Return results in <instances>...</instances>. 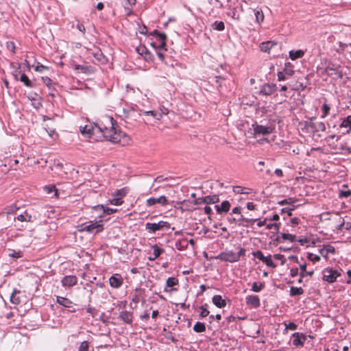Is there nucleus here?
I'll return each instance as SVG.
<instances>
[{
	"mask_svg": "<svg viewBox=\"0 0 351 351\" xmlns=\"http://www.w3.org/2000/svg\"><path fill=\"white\" fill-rule=\"evenodd\" d=\"M116 122L109 116L103 117L97 124H88L80 126V131L86 138L99 141L106 140L114 143L123 144L129 138L115 127Z\"/></svg>",
	"mask_w": 351,
	"mask_h": 351,
	"instance_id": "obj_1",
	"label": "nucleus"
},
{
	"mask_svg": "<svg viewBox=\"0 0 351 351\" xmlns=\"http://www.w3.org/2000/svg\"><path fill=\"white\" fill-rule=\"evenodd\" d=\"M104 229L101 221H90L81 225V231H86L91 234H97L101 232Z\"/></svg>",
	"mask_w": 351,
	"mask_h": 351,
	"instance_id": "obj_2",
	"label": "nucleus"
},
{
	"mask_svg": "<svg viewBox=\"0 0 351 351\" xmlns=\"http://www.w3.org/2000/svg\"><path fill=\"white\" fill-rule=\"evenodd\" d=\"M170 228V223L167 221H160L158 223H147L145 229L149 233H155L156 231L164 230Z\"/></svg>",
	"mask_w": 351,
	"mask_h": 351,
	"instance_id": "obj_3",
	"label": "nucleus"
},
{
	"mask_svg": "<svg viewBox=\"0 0 351 351\" xmlns=\"http://www.w3.org/2000/svg\"><path fill=\"white\" fill-rule=\"evenodd\" d=\"M252 129L254 131V136L255 138L259 136H264L272 133L274 128L272 126H265L262 125H258V123H254L252 125Z\"/></svg>",
	"mask_w": 351,
	"mask_h": 351,
	"instance_id": "obj_4",
	"label": "nucleus"
},
{
	"mask_svg": "<svg viewBox=\"0 0 351 351\" xmlns=\"http://www.w3.org/2000/svg\"><path fill=\"white\" fill-rule=\"evenodd\" d=\"M10 301L14 304H21L27 301V296L25 292L19 290H14L10 296Z\"/></svg>",
	"mask_w": 351,
	"mask_h": 351,
	"instance_id": "obj_5",
	"label": "nucleus"
},
{
	"mask_svg": "<svg viewBox=\"0 0 351 351\" xmlns=\"http://www.w3.org/2000/svg\"><path fill=\"white\" fill-rule=\"evenodd\" d=\"M340 276V273L337 270L332 269H326L323 271V280L329 283H332L336 281L337 278Z\"/></svg>",
	"mask_w": 351,
	"mask_h": 351,
	"instance_id": "obj_6",
	"label": "nucleus"
},
{
	"mask_svg": "<svg viewBox=\"0 0 351 351\" xmlns=\"http://www.w3.org/2000/svg\"><path fill=\"white\" fill-rule=\"evenodd\" d=\"M123 283V278L121 274H115L109 278V284L114 289L120 288Z\"/></svg>",
	"mask_w": 351,
	"mask_h": 351,
	"instance_id": "obj_7",
	"label": "nucleus"
},
{
	"mask_svg": "<svg viewBox=\"0 0 351 351\" xmlns=\"http://www.w3.org/2000/svg\"><path fill=\"white\" fill-rule=\"evenodd\" d=\"M219 258L221 261H228L230 263H234L238 261V256L236 255L235 252L232 251H227L221 253L219 255Z\"/></svg>",
	"mask_w": 351,
	"mask_h": 351,
	"instance_id": "obj_8",
	"label": "nucleus"
},
{
	"mask_svg": "<svg viewBox=\"0 0 351 351\" xmlns=\"http://www.w3.org/2000/svg\"><path fill=\"white\" fill-rule=\"evenodd\" d=\"M156 204H159L162 206H165L168 204V200L165 196L162 195L157 198L150 197L147 199L146 201V205L147 206H152L155 205Z\"/></svg>",
	"mask_w": 351,
	"mask_h": 351,
	"instance_id": "obj_9",
	"label": "nucleus"
},
{
	"mask_svg": "<svg viewBox=\"0 0 351 351\" xmlns=\"http://www.w3.org/2000/svg\"><path fill=\"white\" fill-rule=\"evenodd\" d=\"M77 278L75 276H66L62 280V284L64 287H73L76 285Z\"/></svg>",
	"mask_w": 351,
	"mask_h": 351,
	"instance_id": "obj_10",
	"label": "nucleus"
},
{
	"mask_svg": "<svg viewBox=\"0 0 351 351\" xmlns=\"http://www.w3.org/2000/svg\"><path fill=\"white\" fill-rule=\"evenodd\" d=\"M293 344L295 346H303L304 341L306 339V337L304 335L300 334L299 332H295L293 335Z\"/></svg>",
	"mask_w": 351,
	"mask_h": 351,
	"instance_id": "obj_11",
	"label": "nucleus"
},
{
	"mask_svg": "<svg viewBox=\"0 0 351 351\" xmlns=\"http://www.w3.org/2000/svg\"><path fill=\"white\" fill-rule=\"evenodd\" d=\"M246 304L248 306H251L254 308H257L261 304L260 299L257 295H248L246 297Z\"/></svg>",
	"mask_w": 351,
	"mask_h": 351,
	"instance_id": "obj_12",
	"label": "nucleus"
},
{
	"mask_svg": "<svg viewBox=\"0 0 351 351\" xmlns=\"http://www.w3.org/2000/svg\"><path fill=\"white\" fill-rule=\"evenodd\" d=\"M215 208L218 214L221 213H227L230 208V204L228 201L226 200L221 202L220 205H215Z\"/></svg>",
	"mask_w": 351,
	"mask_h": 351,
	"instance_id": "obj_13",
	"label": "nucleus"
},
{
	"mask_svg": "<svg viewBox=\"0 0 351 351\" xmlns=\"http://www.w3.org/2000/svg\"><path fill=\"white\" fill-rule=\"evenodd\" d=\"M335 248L330 245H324L322 248L319 249V254L322 256L327 258L329 254H335Z\"/></svg>",
	"mask_w": 351,
	"mask_h": 351,
	"instance_id": "obj_14",
	"label": "nucleus"
},
{
	"mask_svg": "<svg viewBox=\"0 0 351 351\" xmlns=\"http://www.w3.org/2000/svg\"><path fill=\"white\" fill-rule=\"evenodd\" d=\"M276 90V86L274 84H266L263 86L261 93L265 95H270Z\"/></svg>",
	"mask_w": 351,
	"mask_h": 351,
	"instance_id": "obj_15",
	"label": "nucleus"
},
{
	"mask_svg": "<svg viewBox=\"0 0 351 351\" xmlns=\"http://www.w3.org/2000/svg\"><path fill=\"white\" fill-rule=\"evenodd\" d=\"M18 208L15 205L8 206L5 208L2 212L0 213V217H5L10 215H13L16 212Z\"/></svg>",
	"mask_w": 351,
	"mask_h": 351,
	"instance_id": "obj_16",
	"label": "nucleus"
},
{
	"mask_svg": "<svg viewBox=\"0 0 351 351\" xmlns=\"http://www.w3.org/2000/svg\"><path fill=\"white\" fill-rule=\"evenodd\" d=\"M199 200H202L204 204H215L219 201V197L217 195H208L204 197H199Z\"/></svg>",
	"mask_w": 351,
	"mask_h": 351,
	"instance_id": "obj_17",
	"label": "nucleus"
},
{
	"mask_svg": "<svg viewBox=\"0 0 351 351\" xmlns=\"http://www.w3.org/2000/svg\"><path fill=\"white\" fill-rule=\"evenodd\" d=\"M213 303L217 306L218 308L225 307L226 305V302L225 300L222 298V297L219 295H215L213 297L212 299Z\"/></svg>",
	"mask_w": 351,
	"mask_h": 351,
	"instance_id": "obj_18",
	"label": "nucleus"
},
{
	"mask_svg": "<svg viewBox=\"0 0 351 351\" xmlns=\"http://www.w3.org/2000/svg\"><path fill=\"white\" fill-rule=\"evenodd\" d=\"M153 35H156L158 39L160 40V43L159 44L158 47L160 49H162L166 45V35L163 33H160L157 30H154L152 33Z\"/></svg>",
	"mask_w": 351,
	"mask_h": 351,
	"instance_id": "obj_19",
	"label": "nucleus"
},
{
	"mask_svg": "<svg viewBox=\"0 0 351 351\" xmlns=\"http://www.w3.org/2000/svg\"><path fill=\"white\" fill-rule=\"evenodd\" d=\"M120 318L127 324L132 322V314L129 311H122L119 315Z\"/></svg>",
	"mask_w": 351,
	"mask_h": 351,
	"instance_id": "obj_20",
	"label": "nucleus"
},
{
	"mask_svg": "<svg viewBox=\"0 0 351 351\" xmlns=\"http://www.w3.org/2000/svg\"><path fill=\"white\" fill-rule=\"evenodd\" d=\"M289 58L292 60H295L298 58H302L304 55V51L303 50H297V51H293V50H291L289 51Z\"/></svg>",
	"mask_w": 351,
	"mask_h": 351,
	"instance_id": "obj_21",
	"label": "nucleus"
},
{
	"mask_svg": "<svg viewBox=\"0 0 351 351\" xmlns=\"http://www.w3.org/2000/svg\"><path fill=\"white\" fill-rule=\"evenodd\" d=\"M152 248L154 250L153 256L149 257V261L155 260L164 252V250L159 247L157 245H153Z\"/></svg>",
	"mask_w": 351,
	"mask_h": 351,
	"instance_id": "obj_22",
	"label": "nucleus"
},
{
	"mask_svg": "<svg viewBox=\"0 0 351 351\" xmlns=\"http://www.w3.org/2000/svg\"><path fill=\"white\" fill-rule=\"evenodd\" d=\"M274 45H276V44L271 41H267L262 43L260 48L262 51L269 53L270 49Z\"/></svg>",
	"mask_w": 351,
	"mask_h": 351,
	"instance_id": "obj_23",
	"label": "nucleus"
},
{
	"mask_svg": "<svg viewBox=\"0 0 351 351\" xmlns=\"http://www.w3.org/2000/svg\"><path fill=\"white\" fill-rule=\"evenodd\" d=\"M56 300L59 304L67 308H69L72 304L71 300L63 297L58 296Z\"/></svg>",
	"mask_w": 351,
	"mask_h": 351,
	"instance_id": "obj_24",
	"label": "nucleus"
},
{
	"mask_svg": "<svg viewBox=\"0 0 351 351\" xmlns=\"http://www.w3.org/2000/svg\"><path fill=\"white\" fill-rule=\"evenodd\" d=\"M250 189L240 186H235L233 187V192L237 194H248L250 193Z\"/></svg>",
	"mask_w": 351,
	"mask_h": 351,
	"instance_id": "obj_25",
	"label": "nucleus"
},
{
	"mask_svg": "<svg viewBox=\"0 0 351 351\" xmlns=\"http://www.w3.org/2000/svg\"><path fill=\"white\" fill-rule=\"evenodd\" d=\"M16 219L20 221H31L32 216L28 215L27 213L25 212L23 214L19 215L17 216V217H14L13 219L14 221Z\"/></svg>",
	"mask_w": 351,
	"mask_h": 351,
	"instance_id": "obj_26",
	"label": "nucleus"
},
{
	"mask_svg": "<svg viewBox=\"0 0 351 351\" xmlns=\"http://www.w3.org/2000/svg\"><path fill=\"white\" fill-rule=\"evenodd\" d=\"M254 15L256 17V21L260 24L264 21V14L261 9L254 10Z\"/></svg>",
	"mask_w": 351,
	"mask_h": 351,
	"instance_id": "obj_27",
	"label": "nucleus"
},
{
	"mask_svg": "<svg viewBox=\"0 0 351 351\" xmlns=\"http://www.w3.org/2000/svg\"><path fill=\"white\" fill-rule=\"evenodd\" d=\"M304 293V290L302 287H291L290 288V295H301Z\"/></svg>",
	"mask_w": 351,
	"mask_h": 351,
	"instance_id": "obj_28",
	"label": "nucleus"
},
{
	"mask_svg": "<svg viewBox=\"0 0 351 351\" xmlns=\"http://www.w3.org/2000/svg\"><path fill=\"white\" fill-rule=\"evenodd\" d=\"M341 128H348L349 130L347 132H349L351 130V115L347 117L346 119L343 120L341 123L340 124Z\"/></svg>",
	"mask_w": 351,
	"mask_h": 351,
	"instance_id": "obj_29",
	"label": "nucleus"
},
{
	"mask_svg": "<svg viewBox=\"0 0 351 351\" xmlns=\"http://www.w3.org/2000/svg\"><path fill=\"white\" fill-rule=\"evenodd\" d=\"M265 287L264 282H254L252 284V291L254 292H260Z\"/></svg>",
	"mask_w": 351,
	"mask_h": 351,
	"instance_id": "obj_30",
	"label": "nucleus"
},
{
	"mask_svg": "<svg viewBox=\"0 0 351 351\" xmlns=\"http://www.w3.org/2000/svg\"><path fill=\"white\" fill-rule=\"evenodd\" d=\"M193 330L196 332H202L206 330V326L204 323L202 322H196L193 326Z\"/></svg>",
	"mask_w": 351,
	"mask_h": 351,
	"instance_id": "obj_31",
	"label": "nucleus"
},
{
	"mask_svg": "<svg viewBox=\"0 0 351 351\" xmlns=\"http://www.w3.org/2000/svg\"><path fill=\"white\" fill-rule=\"evenodd\" d=\"M20 81L23 82L24 84L27 86V87H32V82L29 80V79L28 78V77L23 73L21 77H20Z\"/></svg>",
	"mask_w": 351,
	"mask_h": 351,
	"instance_id": "obj_32",
	"label": "nucleus"
},
{
	"mask_svg": "<svg viewBox=\"0 0 351 351\" xmlns=\"http://www.w3.org/2000/svg\"><path fill=\"white\" fill-rule=\"evenodd\" d=\"M178 284V280L174 277L168 278L166 281V285L169 287H172Z\"/></svg>",
	"mask_w": 351,
	"mask_h": 351,
	"instance_id": "obj_33",
	"label": "nucleus"
},
{
	"mask_svg": "<svg viewBox=\"0 0 351 351\" xmlns=\"http://www.w3.org/2000/svg\"><path fill=\"white\" fill-rule=\"evenodd\" d=\"M144 114L145 115H151V116L155 117L157 120H160L162 119L161 113H159V112H158L156 111H154V110L145 111L144 112Z\"/></svg>",
	"mask_w": 351,
	"mask_h": 351,
	"instance_id": "obj_34",
	"label": "nucleus"
},
{
	"mask_svg": "<svg viewBox=\"0 0 351 351\" xmlns=\"http://www.w3.org/2000/svg\"><path fill=\"white\" fill-rule=\"evenodd\" d=\"M212 27L214 29L218 30V31H222L225 28V25L223 22L222 21H215Z\"/></svg>",
	"mask_w": 351,
	"mask_h": 351,
	"instance_id": "obj_35",
	"label": "nucleus"
},
{
	"mask_svg": "<svg viewBox=\"0 0 351 351\" xmlns=\"http://www.w3.org/2000/svg\"><path fill=\"white\" fill-rule=\"evenodd\" d=\"M330 110V106L326 104H324L322 107V114L321 115V118L324 119L328 114Z\"/></svg>",
	"mask_w": 351,
	"mask_h": 351,
	"instance_id": "obj_36",
	"label": "nucleus"
},
{
	"mask_svg": "<svg viewBox=\"0 0 351 351\" xmlns=\"http://www.w3.org/2000/svg\"><path fill=\"white\" fill-rule=\"evenodd\" d=\"M281 237L283 239V240H289L291 242H294L296 240L295 235L288 233H282Z\"/></svg>",
	"mask_w": 351,
	"mask_h": 351,
	"instance_id": "obj_37",
	"label": "nucleus"
},
{
	"mask_svg": "<svg viewBox=\"0 0 351 351\" xmlns=\"http://www.w3.org/2000/svg\"><path fill=\"white\" fill-rule=\"evenodd\" d=\"M290 65V63L286 64L285 68L282 71L287 76H291L294 73V71L291 68Z\"/></svg>",
	"mask_w": 351,
	"mask_h": 351,
	"instance_id": "obj_38",
	"label": "nucleus"
},
{
	"mask_svg": "<svg viewBox=\"0 0 351 351\" xmlns=\"http://www.w3.org/2000/svg\"><path fill=\"white\" fill-rule=\"evenodd\" d=\"M230 12L228 14L232 16V19L236 20H239L240 15L237 13V9L235 8H230Z\"/></svg>",
	"mask_w": 351,
	"mask_h": 351,
	"instance_id": "obj_39",
	"label": "nucleus"
},
{
	"mask_svg": "<svg viewBox=\"0 0 351 351\" xmlns=\"http://www.w3.org/2000/svg\"><path fill=\"white\" fill-rule=\"evenodd\" d=\"M128 189L127 188H123L121 189L117 190L114 192L115 196H119V197L122 198L128 193Z\"/></svg>",
	"mask_w": 351,
	"mask_h": 351,
	"instance_id": "obj_40",
	"label": "nucleus"
},
{
	"mask_svg": "<svg viewBox=\"0 0 351 351\" xmlns=\"http://www.w3.org/2000/svg\"><path fill=\"white\" fill-rule=\"evenodd\" d=\"M263 262L265 263L268 267L273 268L276 267V265L271 260V255L266 256Z\"/></svg>",
	"mask_w": 351,
	"mask_h": 351,
	"instance_id": "obj_41",
	"label": "nucleus"
},
{
	"mask_svg": "<svg viewBox=\"0 0 351 351\" xmlns=\"http://www.w3.org/2000/svg\"><path fill=\"white\" fill-rule=\"evenodd\" d=\"M307 258L313 263H316L320 261V256L313 253H308Z\"/></svg>",
	"mask_w": 351,
	"mask_h": 351,
	"instance_id": "obj_42",
	"label": "nucleus"
},
{
	"mask_svg": "<svg viewBox=\"0 0 351 351\" xmlns=\"http://www.w3.org/2000/svg\"><path fill=\"white\" fill-rule=\"evenodd\" d=\"M187 241L186 240L180 241L179 243H176L177 249L179 250H183L187 247Z\"/></svg>",
	"mask_w": 351,
	"mask_h": 351,
	"instance_id": "obj_43",
	"label": "nucleus"
},
{
	"mask_svg": "<svg viewBox=\"0 0 351 351\" xmlns=\"http://www.w3.org/2000/svg\"><path fill=\"white\" fill-rule=\"evenodd\" d=\"M351 195V191L348 189V190H341L339 191V197L340 198H342V197H348L349 196H350Z\"/></svg>",
	"mask_w": 351,
	"mask_h": 351,
	"instance_id": "obj_44",
	"label": "nucleus"
},
{
	"mask_svg": "<svg viewBox=\"0 0 351 351\" xmlns=\"http://www.w3.org/2000/svg\"><path fill=\"white\" fill-rule=\"evenodd\" d=\"M253 256L255 257V258H257L258 259H259L260 261H263V260L265 259V256L263 255V252L260 250H258V251H256V252H254L252 253Z\"/></svg>",
	"mask_w": 351,
	"mask_h": 351,
	"instance_id": "obj_45",
	"label": "nucleus"
},
{
	"mask_svg": "<svg viewBox=\"0 0 351 351\" xmlns=\"http://www.w3.org/2000/svg\"><path fill=\"white\" fill-rule=\"evenodd\" d=\"M76 28L82 34H84L86 32V27L83 23L80 21L77 22Z\"/></svg>",
	"mask_w": 351,
	"mask_h": 351,
	"instance_id": "obj_46",
	"label": "nucleus"
},
{
	"mask_svg": "<svg viewBox=\"0 0 351 351\" xmlns=\"http://www.w3.org/2000/svg\"><path fill=\"white\" fill-rule=\"evenodd\" d=\"M88 343L84 341L81 343L78 351H88Z\"/></svg>",
	"mask_w": 351,
	"mask_h": 351,
	"instance_id": "obj_47",
	"label": "nucleus"
},
{
	"mask_svg": "<svg viewBox=\"0 0 351 351\" xmlns=\"http://www.w3.org/2000/svg\"><path fill=\"white\" fill-rule=\"evenodd\" d=\"M110 202L112 204H114L116 206H119V205L122 204L123 201L121 197H114L110 200Z\"/></svg>",
	"mask_w": 351,
	"mask_h": 351,
	"instance_id": "obj_48",
	"label": "nucleus"
},
{
	"mask_svg": "<svg viewBox=\"0 0 351 351\" xmlns=\"http://www.w3.org/2000/svg\"><path fill=\"white\" fill-rule=\"evenodd\" d=\"M279 226H280V224L278 223H269V224H267V229L268 230H271V229H274L276 231H278L279 230Z\"/></svg>",
	"mask_w": 351,
	"mask_h": 351,
	"instance_id": "obj_49",
	"label": "nucleus"
},
{
	"mask_svg": "<svg viewBox=\"0 0 351 351\" xmlns=\"http://www.w3.org/2000/svg\"><path fill=\"white\" fill-rule=\"evenodd\" d=\"M294 200L292 199V198H289V199H285L280 202H278L279 204L280 205H284V204H292L293 203H294Z\"/></svg>",
	"mask_w": 351,
	"mask_h": 351,
	"instance_id": "obj_50",
	"label": "nucleus"
},
{
	"mask_svg": "<svg viewBox=\"0 0 351 351\" xmlns=\"http://www.w3.org/2000/svg\"><path fill=\"white\" fill-rule=\"evenodd\" d=\"M295 208V206H293L292 208H284L281 210L282 213H287L288 216L292 215V210Z\"/></svg>",
	"mask_w": 351,
	"mask_h": 351,
	"instance_id": "obj_51",
	"label": "nucleus"
},
{
	"mask_svg": "<svg viewBox=\"0 0 351 351\" xmlns=\"http://www.w3.org/2000/svg\"><path fill=\"white\" fill-rule=\"evenodd\" d=\"M297 327H298V326L293 322H290L288 324L285 325L286 329L291 330H296Z\"/></svg>",
	"mask_w": 351,
	"mask_h": 351,
	"instance_id": "obj_52",
	"label": "nucleus"
},
{
	"mask_svg": "<svg viewBox=\"0 0 351 351\" xmlns=\"http://www.w3.org/2000/svg\"><path fill=\"white\" fill-rule=\"evenodd\" d=\"M48 69L47 66L38 63V65L35 67V71L41 73V72H43V71L44 69Z\"/></svg>",
	"mask_w": 351,
	"mask_h": 351,
	"instance_id": "obj_53",
	"label": "nucleus"
},
{
	"mask_svg": "<svg viewBox=\"0 0 351 351\" xmlns=\"http://www.w3.org/2000/svg\"><path fill=\"white\" fill-rule=\"evenodd\" d=\"M43 82L48 86L50 87V86L52 84V80L48 77H42Z\"/></svg>",
	"mask_w": 351,
	"mask_h": 351,
	"instance_id": "obj_54",
	"label": "nucleus"
},
{
	"mask_svg": "<svg viewBox=\"0 0 351 351\" xmlns=\"http://www.w3.org/2000/svg\"><path fill=\"white\" fill-rule=\"evenodd\" d=\"M101 208L104 209V212L108 215L112 214L117 211V209L106 208H105L104 206H101Z\"/></svg>",
	"mask_w": 351,
	"mask_h": 351,
	"instance_id": "obj_55",
	"label": "nucleus"
},
{
	"mask_svg": "<svg viewBox=\"0 0 351 351\" xmlns=\"http://www.w3.org/2000/svg\"><path fill=\"white\" fill-rule=\"evenodd\" d=\"M202 311L199 313V315L202 317H206L209 315V311H208L206 308L201 307Z\"/></svg>",
	"mask_w": 351,
	"mask_h": 351,
	"instance_id": "obj_56",
	"label": "nucleus"
},
{
	"mask_svg": "<svg viewBox=\"0 0 351 351\" xmlns=\"http://www.w3.org/2000/svg\"><path fill=\"white\" fill-rule=\"evenodd\" d=\"M9 256L14 258H19L21 257V252L12 251V253L9 254Z\"/></svg>",
	"mask_w": 351,
	"mask_h": 351,
	"instance_id": "obj_57",
	"label": "nucleus"
},
{
	"mask_svg": "<svg viewBox=\"0 0 351 351\" xmlns=\"http://www.w3.org/2000/svg\"><path fill=\"white\" fill-rule=\"evenodd\" d=\"M317 129L322 132H324L326 130L325 124L323 122H319L317 123Z\"/></svg>",
	"mask_w": 351,
	"mask_h": 351,
	"instance_id": "obj_58",
	"label": "nucleus"
},
{
	"mask_svg": "<svg viewBox=\"0 0 351 351\" xmlns=\"http://www.w3.org/2000/svg\"><path fill=\"white\" fill-rule=\"evenodd\" d=\"M286 75L282 72H278V78L279 81L285 80L286 79Z\"/></svg>",
	"mask_w": 351,
	"mask_h": 351,
	"instance_id": "obj_59",
	"label": "nucleus"
},
{
	"mask_svg": "<svg viewBox=\"0 0 351 351\" xmlns=\"http://www.w3.org/2000/svg\"><path fill=\"white\" fill-rule=\"evenodd\" d=\"M245 250L244 248H241L238 253H236V255L238 256V261L239 260L241 256H245Z\"/></svg>",
	"mask_w": 351,
	"mask_h": 351,
	"instance_id": "obj_60",
	"label": "nucleus"
},
{
	"mask_svg": "<svg viewBox=\"0 0 351 351\" xmlns=\"http://www.w3.org/2000/svg\"><path fill=\"white\" fill-rule=\"evenodd\" d=\"M292 226L298 225L299 223V219L296 217L292 218L290 221Z\"/></svg>",
	"mask_w": 351,
	"mask_h": 351,
	"instance_id": "obj_61",
	"label": "nucleus"
},
{
	"mask_svg": "<svg viewBox=\"0 0 351 351\" xmlns=\"http://www.w3.org/2000/svg\"><path fill=\"white\" fill-rule=\"evenodd\" d=\"M47 132L49 134V136L51 137L52 138H54L55 136H57L56 133L55 132L54 130H49V131L47 130Z\"/></svg>",
	"mask_w": 351,
	"mask_h": 351,
	"instance_id": "obj_62",
	"label": "nucleus"
},
{
	"mask_svg": "<svg viewBox=\"0 0 351 351\" xmlns=\"http://www.w3.org/2000/svg\"><path fill=\"white\" fill-rule=\"evenodd\" d=\"M204 210L205 213L207 215H210L212 213V208L208 206H205Z\"/></svg>",
	"mask_w": 351,
	"mask_h": 351,
	"instance_id": "obj_63",
	"label": "nucleus"
},
{
	"mask_svg": "<svg viewBox=\"0 0 351 351\" xmlns=\"http://www.w3.org/2000/svg\"><path fill=\"white\" fill-rule=\"evenodd\" d=\"M275 173L278 177H282L283 176V172L280 169H276L275 170Z\"/></svg>",
	"mask_w": 351,
	"mask_h": 351,
	"instance_id": "obj_64",
	"label": "nucleus"
}]
</instances>
